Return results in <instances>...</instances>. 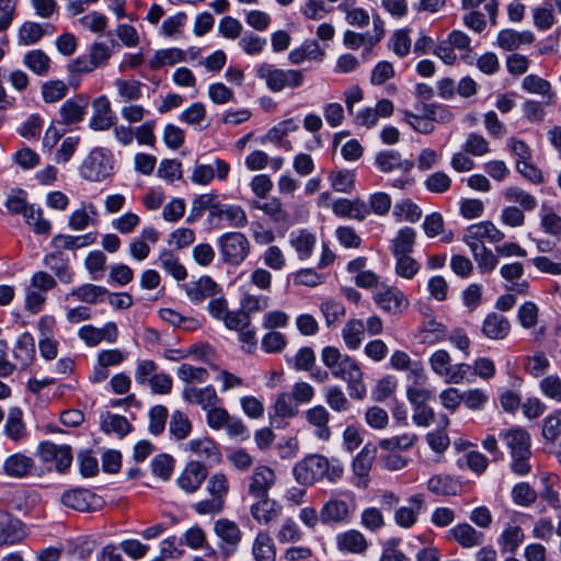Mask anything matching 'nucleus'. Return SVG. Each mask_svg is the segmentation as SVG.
Returning <instances> with one entry per match:
<instances>
[{"label":"nucleus","instance_id":"obj_37","mask_svg":"<svg viewBox=\"0 0 561 561\" xmlns=\"http://www.w3.org/2000/svg\"><path fill=\"white\" fill-rule=\"evenodd\" d=\"M466 233H468L470 238L482 242L486 239L489 242L497 243L505 238V234L497 229L492 221L473 224L467 228Z\"/></svg>","mask_w":561,"mask_h":561},{"label":"nucleus","instance_id":"obj_42","mask_svg":"<svg viewBox=\"0 0 561 561\" xmlns=\"http://www.w3.org/2000/svg\"><path fill=\"white\" fill-rule=\"evenodd\" d=\"M23 65L35 75L45 77L50 70L51 60L44 50L33 49L24 55Z\"/></svg>","mask_w":561,"mask_h":561},{"label":"nucleus","instance_id":"obj_11","mask_svg":"<svg viewBox=\"0 0 561 561\" xmlns=\"http://www.w3.org/2000/svg\"><path fill=\"white\" fill-rule=\"evenodd\" d=\"M38 455L44 462L55 461L59 472H65L72 463L71 448L68 445L44 442L38 446Z\"/></svg>","mask_w":561,"mask_h":561},{"label":"nucleus","instance_id":"obj_15","mask_svg":"<svg viewBox=\"0 0 561 561\" xmlns=\"http://www.w3.org/2000/svg\"><path fill=\"white\" fill-rule=\"evenodd\" d=\"M305 417L307 423L313 427V435L323 442L330 439L332 432L329 426L330 421V412L329 410L321 405L317 404L305 412Z\"/></svg>","mask_w":561,"mask_h":561},{"label":"nucleus","instance_id":"obj_26","mask_svg":"<svg viewBox=\"0 0 561 561\" xmlns=\"http://www.w3.org/2000/svg\"><path fill=\"white\" fill-rule=\"evenodd\" d=\"M525 540L523 528L516 524H508L497 538L502 553L514 554Z\"/></svg>","mask_w":561,"mask_h":561},{"label":"nucleus","instance_id":"obj_64","mask_svg":"<svg viewBox=\"0 0 561 561\" xmlns=\"http://www.w3.org/2000/svg\"><path fill=\"white\" fill-rule=\"evenodd\" d=\"M561 434V410H556L543 419L542 437L550 443H554Z\"/></svg>","mask_w":561,"mask_h":561},{"label":"nucleus","instance_id":"obj_21","mask_svg":"<svg viewBox=\"0 0 561 561\" xmlns=\"http://www.w3.org/2000/svg\"><path fill=\"white\" fill-rule=\"evenodd\" d=\"M511 331L508 319L497 312L489 313L482 321L481 332L490 340H503Z\"/></svg>","mask_w":561,"mask_h":561},{"label":"nucleus","instance_id":"obj_23","mask_svg":"<svg viewBox=\"0 0 561 561\" xmlns=\"http://www.w3.org/2000/svg\"><path fill=\"white\" fill-rule=\"evenodd\" d=\"M211 219L226 220L230 227L243 228L248 225V216L239 205L221 204L215 208Z\"/></svg>","mask_w":561,"mask_h":561},{"label":"nucleus","instance_id":"obj_57","mask_svg":"<svg viewBox=\"0 0 561 561\" xmlns=\"http://www.w3.org/2000/svg\"><path fill=\"white\" fill-rule=\"evenodd\" d=\"M540 226L543 231L551 236L561 234V216L553 211L552 208L546 204L541 205L540 208Z\"/></svg>","mask_w":561,"mask_h":561},{"label":"nucleus","instance_id":"obj_47","mask_svg":"<svg viewBox=\"0 0 561 561\" xmlns=\"http://www.w3.org/2000/svg\"><path fill=\"white\" fill-rule=\"evenodd\" d=\"M259 500V502L251 506V514L259 523L268 524L278 515L279 508L277 504L268 500L267 496Z\"/></svg>","mask_w":561,"mask_h":561},{"label":"nucleus","instance_id":"obj_62","mask_svg":"<svg viewBox=\"0 0 561 561\" xmlns=\"http://www.w3.org/2000/svg\"><path fill=\"white\" fill-rule=\"evenodd\" d=\"M421 334L423 342L434 344L446 337L447 329L435 319H430L423 323Z\"/></svg>","mask_w":561,"mask_h":561},{"label":"nucleus","instance_id":"obj_22","mask_svg":"<svg viewBox=\"0 0 561 561\" xmlns=\"http://www.w3.org/2000/svg\"><path fill=\"white\" fill-rule=\"evenodd\" d=\"M34 466V460L31 457L18 453L4 459L2 470L8 477L22 479L32 472Z\"/></svg>","mask_w":561,"mask_h":561},{"label":"nucleus","instance_id":"obj_16","mask_svg":"<svg viewBox=\"0 0 561 561\" xmlns=\"http://www.w3.org/2000/svg\"><path fill=\"white\" fill-rule=\"evenodd\" d=\"M115 114L111 108L110 101L102 95L93 102V115L89 122L90 128L98 131L110 129L115 124Z\"/></svg>","mask_w":561,"mask_h":561},{"label":"nucleus","instance_id":"obj_60","mask_svg":"<svg viewBox=\"0 0 561 561\" xmlns=\"http://www.w3.org/2000/svg\"><path fill=\"white\" fill-rule=\"evenodd\" d=\"M160 318L175 328H181L184 330H194L198 327V322L196 319L191 317H184L178 311L163 308L159 311Z\"/></svg>","mask_w":561,"mask_h":561},{"label":"nucleus","instance_id":"obj_6","mask_svg":"<svg viewBox=\"0 0 561 561\" xmlns=\"http://www.w3.org/2000/svg\"><path fill=\"white\" fill-rule=\"evenodd\" d=\"M256 76L264 80L268 89L273 92H280L285 88H299L305 81V76L301 70H284L268 64L260 65L256 69Z\"/></svg>","mask_w":561,"mask_h":561},{"label":"nucleus","instance_id":"obj_56","mask_svg":"<svg viewBox=\"0 0 561 561\" xmlns=\"http://www.w3.org/2000/svg\"><path fill=\"white\" fill-rule=\"evenodd\" d=\"M324 400L334 412H346L351 403L344 391L337 386H330L324 389Z\"/></svg>","mask_w":561,"mask_h":561},{"label":"nucleus","instance_id":"obj_51","mask_svg":"<svg viewBox=\"0 0 561 561\" xmlns=\"http://www.w3.org/2000/svg\"><path fill=\"white\" fill-rule=\"evenodd\" d=\"M503 196L507 202L518 204L526 211H531L537 206L536 197L517 186L506 187Z\"/></svg>","mask_w":561,"mask_h":561},{"label":"nucleus","instance_id":"obj_2","mask_svg":"<svg viewBox=\"0 0 561 561\" xmlns=\"http://www.w3.org/2000/svg\"><path fill=\"white\" fill-rule=\"evenodd\" d=\"M293 474L295 480L304 486L312 485L323 479L336 483L342 479L344 468L337 460L330 461L322 455L313 454L298 461L293 468Z\"/></svg>","mask_w":561,"mask_h":561},{"label":"nucleus","instance_id":"obj_61","mask_svg":"<svg viewBox=\"0 0 561 561\" xmlns=\"http://www.w3.org/2000/svg\"><path fill=\"white\" fill-rule=\"evenodd\" d=\"M524 368L529 375L538 378L550 368V360L543 352H537L525 357Z\"/></svg>","mask_w":561,"mask_h":561},{"label":"nucleus","instance_id":"obj_46","mask_svg":"<svg viewBox=\"0 0 561 561\" xmlns=\"http://www.w3.org/2000/svg\"><path fill=\"white\" fill-rule=\"evenodd\" d=\"M272 410L274 417L291 419L298 414V404L289 392H282L276 397Z\"/></svg>","mask_w":561,"mask_h":561},{"label":"nucleus","instance_id":"obj_49","mask_svg":"<svg viewBox=\"0 0 561 561\" xmlns=\"http://www.w3.org/2000/svg\"><path fill=\"white\" fill-rule=\"evenodd\" d=\"M159 265L176 280H183L187 273L179 257L170 250H162L158 257Z\"/></svg>","mask_w":561,"mask_h":561},{"label":"nucleus","instance_id":"obj_24","mask_svg":"<svg viewBox=\"0 0 561 561\" xmlns=\"http://www.w3.org/2000/svg\"><path fill=\"white\" fill-rule=\"evenodd\" d=\"M289 243L296 251L299 260H307L313 253L317 237L307 229H298L289 233Z\"/></svg>","mask_w":561,"mask_h":561},{"label":"nucleus","instance_id":"obj_55","mask_svg":"<svg viewBox=\"0 0 561 561\" xmlns=\"http://www.w3.org/2000/svg\"><path fill=\"white\" fill-rule=\"evenodd\" d=\"M169 432L178 440L186 438L192 432V423L187 415L181 411H174L169 423Z\"/></svg>","mask_w":561,"mask_h":561},{"label":"nucleus","instance_id":"obj_50","mask_svg":"<svg viewBox=\"0 0 561 561\" xmlns=\"http://www.w3.org/2000/svg\"><path fill=\"white\" fill-rule=\"evenodd\" d=\"M47 27H49V24L24 22L19 30V43L25 46L36 44L45 35Z\"/></svg>","mask_w":561,"mask_h":561},{"label":"nucleus","instance_id":"obj_25","mask_svg":"<svg viewBox=\"0 0 561 561\" xmlns=\"http://www.w3.org/2000/svg\"><path fill=\"white\" fill-rule=\"evenodd\" d=\"M3 434L14 443H19L26 437V425L23 421V412L20 408L13 407L9 409L3 426Z\"/></svg>","mask_w":561,"mask_h":561},{"label":"nucleus","instance_id":"obj_59","mask_svg":"<svg viewBox=\"0 0 561 561\" xmlns=\"http://www.w3.org/2000/svg\"><path fill=\"white\" fill-rule=\"evenodd\" d=\"M23 217L25 222L33 228L35 233L48 234L50 232L51 224L48 219L43 217V210L41 208H35L31 205Z\"/></svg>","mask_w":561,"mask_h":561},{"label":"nucleus","instance_id":"obj_5","mask_svg":"<svg viewBox=\"0 0 561 561\" xmlns=\"http://www.w3.org/2000/svg\"><path fill=\"white\" fill-rule=\"evenodd\" d=\"M356 510L355 497L351 492L332 495L320 510V520L323 524L348 523Z\"/></svg>","mask_w":561,"mask_h":561},{"label":"nucleus","instance_id":"obj_18","mask_svg":"<svg viewBox=\"0 0 561 561\" xmlns=\"http://www.w3.org/2000/svg\"><path fill=\"white\" fill-rule=\"evenodd\" d=\"M13 358L21 369L28 368L35 358V340L28 332L22 333L12 348Z\"/></svg>","mask_w":561,"mask_h":561},{"label":"nucleus","instance_id":"obj_29","mask_svg":"<svg viewBox=\"0 0 561 561\" xmlns=\"http://www.w3.org/2000/svg\"><path fill=\"white\" fill-rule=\"evenodd\" d=\"M377 168L385 173L399 169L403 172H409L414 163L410 160H403L401 154L396 150H383L376 156Z\"/></svg>","mask_w":561,"mask_h":561},{"label":"nucleus","instance_id":"obj_12","mask_svg":"<svg viewBox=\"0 0 561 561\" xmlns=\"http://www.w3.org/2000/svg\"><path fill=\"white\" fill-rule=\"evenodd\" d=\"M276 476L272 468L260 465L255 467L249 477L248 492L256 499L266 497L271 488L275 484Z\"/></svg>","mask_w":561,"mask_h":561},{"label":"nucleus","instance_id":"obj_9","mask_svg":"<svg viewBox=\"0 0 561 561\" xmlns=\"http://www.w3.org/2000/svg\"><path fill=\"white\" fill-rule=\"evenodd\" d=\"M374 301L380 309L392 314L402 313L409 307V299L397 287L381 286L374 294Z\"/></svg>","mask_w":561,"mask_h":561},{"label":"nucleus","instance_id":"obj_33","mask_svg":"<svg viewBox=\"0 0 561 561\" xmlns=\"http://www.w3.org/2000/svg\"><path fill=\"white\" fill-rule=\"evenodd\" d=\"M44 264L53 271L59 282L70 284L73 280V274L69 268L68 259L62 252H51L44 257Z\"/></svg>","mask_w":561,"mask_h":561},{"label":"nucleus","instance_id":"obj_43","mask_svg":"<svg viewBox=\"0 0 561 561\" xmlns=\"http://www.w3.org/2000/svg\"><path fill=\"white\" fill-rule=\"evenodd\" d=\"M87 106L88 101L84 98L79 96L67 100L60 107L62 122L66 124L81 122L84 117Z\"/></svg>","mask_w":561,"mask_h":561},{"label":"nucleus","instance_id":"obj_28","mask_svg":"<svg viewBox=\"0 0 561 561\" xmlns=\"http://www.w3.org/2000/svg\"><path fill=\"white\" fill-rule=\"evenodd\" d=\"M427 490L439 496H456L461 491V483L449 474H436L427 481Z\"/></svg>","mask_w":561,"mask_h":561},{"label":"nucleus","instance_id":"obj_41","mask_svg":"<svg viewBox=\"0 0 561 561\" xmlns=\"http://www.w3.org/2000/svg\"><path fill=\"white\" fill-rule=\"evenodd\" d=\"M255 561H275L276 549L273 539L265 531H260L252 546Z\"/></svg>","mask_w":561,"mask_h":561},{"label":"nucleus","instance_id":"obj_40","mask_svg":"<svg viewBox=\"0 0 561 561\" xmlns=\"http://www.w3.org/2000/svg\"><path fill=\"white\" fill-rule=\"evenodd\" d=\"M219 290L217 283L210 277H201L187 286L186 293L191 301L198 304L208 297H214Z\"/></svg>","mask_w":561,"mask_h":561},{"label":"nucleus","instance_id":"obj_3","mask_svg":"<svg viewBox=\"0 0 561 561\" xmlns=\"http://www.w3.org/2000/svg\"><path fill=\"white\" fill-rule=\"evenodd\" d=\"M500 438L510 451V468L513 473L524 477L531 472V438L529 433L522 427L504 430Z\"/></svg>","mask_w":561,"mask_h":561},{"label":"nucleus","instance_id":"obj_39","mask_svg":"<svg viewBox=\"0 0 561 561\" xmlns=\"http://www.w3.org/2000/svg\"><path fill=\"white\" fill-rule=\"evenodd\" d=\"M186 61V53L180 48L172 47L157 50L148 65L151 70H158L164 66H173Z\"/></svg>","mask_w":561,"mask_h":561},{"label":"nucleus","instance_id":"obj_53","mask_svg":"<svg viewBox=\"0 0 561 561\" xmlns=\"http://www.w3.org/2000/svg\"><path fill=\"white\" fill-rule=\"evenodd\" d=\"M417 440V436L413 433H404L402 435L393 436L390 438H383L379 440V447L385 451L408 450L414 446Z\"/></svg>","mask_w":561,"mask_h":561},{"label":"nucleus","instance_id":"obj_20","mask_svg":"<svg viewBox=\"0 0 561 561\" xmlns=\"http://www.w3.org/2000/svg\"><path fill=\"white\" fill-rule=\"evenodd\" d=\"M182 396L186 402L197 404L205 411L220 402V399L213 386L204 388L186 386L183 389Z\"/></svg>","mask_w":561,"mask_h":561},{"label":"nucleus","instance_id":"obj_45","mask_svg":"<svg viewBox=\"0 0 561 561\" xmlns=\"http://www.w3.org/2000/svg\"><path fill=\"white\" fill-rule=\"evenodd\" d=\"M416 232L410 227L400 229L391 241L393 256L410 254L415 244Z\"/></svg>","mask_w":561,"mask_h":561},{"label":"nucleus","instance_id":"obj_13","mask_svg":"<svg viewBox=\"0 0 561 561\" xmlns=\"http://www.w3.org/2000/svg\"><path fill=\"white\" fill-rule=\"evenodd\" d=\"M376 457V448L366 445L356 455L352 463L354 473L353 484L357 488H366L368 485L369 472Z\"/></svg>","mask_w":561,"mask_h":561},{"label":"nucleus","instance_id":"obj_8","mask_svg":"<svg viewBox=\"0 0 561 561\" xmlns=\"http://www.w3.org/2000/svg\"><path fill=\"white\" fill-rule=\"evenodd\" d=\"M215 534L220 538L219 549L222 556H232L241 541L242 533L239 526L227 518L218 519L214 525Z\"/></svg>","mask_w":561,"mask_h":561},{"label":"nucleus","instance_id":"obj_14","mask_svg":"<svg viewBox=\"0 0 561 561\" xmlns=\"http://www.w3.org/2000/svg\"><path fill=\"white\" fill-rule=\"evenodd\" d=\"M207 473V468L202 462L190 461L179 476L178 485L187 493H194L201 488Z\"/></svg>","mask_w":561,"mask_h":561},{"label":"nucleus","instance_id":"obj_52","mask_svg":"<svg viewBox=\"0 0 561 561\" xmlns=\"http://www.w3.org/2000/svg\"><path fill=\"white\" fill-rule=\"evenodd\" d=\"M382 38V32L368 36L366 34L355 33L353 31H345L343 35V43L350 49H358L360 46H366V50L370 51L373 47Z\"/></svg>","mask_w":561,"mask_h":561},{"label":"nucleus","instance_id":"obj_63","mask_svg":"<svg viewBox=\"0 0 561 561\" xmlns=\"http://www.w3.org/2000/svg\"><path fill=\"white\" fill-rule=\"evenodd\" d=\"M393 215L400 221L416 222L422 216V210L411 199H404L394 205Z\"/></svg>","mask_w":561,"mask_h":561},{"label":"nucleus","instance_id":"obj_34","mask_svg":"<svg viewBox=\"0 0 561 561\" xmlns=\"http://www.w3.org/2000/svg\"><path fill=\"white\" fill-rule=\"evenodd\" d=\"M535 39L530 31L518 32L515 30H503L497 35V44L504 50H514L522 45L531 44Z\"/></svg>","mask_w":561,"mask_h":561},{"label":"nucleus","instance_id":"obj_4","mask_svg":"<svg viewBox=\"0 0 561 561\" xmlns=\"http://www.w3.org/2000/svg\"><path fill=\"white\" fill-rule=\"evenodd\" d=\"M217 247L224 264L241 265L250 254L251 244L248 237L238 231L222 233L217 239Z\"/></svg>","mask_w":561,"mask_h":561},{"label":"nucleus","instance_id":"obj_54","mask_svg":"<svg viewBox=\"0 0 561 561\" xmlns=\"http://www.w3.org/2000/svg\"><path fill=\"white\" fill-rule=\"evenodd\" d=\"M251 206L255 209L264 211L276 222L285 221L288 217L287 211L282 206L280 199L276 197L265 202L252 201Z\"/></svg>","mask_w":561,"mask_h":561},{"label":"nucleus","instance_id":"obj_19","mask_svg":"<svg viewBox=\"0 0 561 561\" xmlns=\"http://www.w3.org/2000/svg\"><path fill=\"white\" fill-rule=\"evenodd\" d=\"M448 536L465 549L479 547L484 542V534L467 523H461L450 528Z\"/></svg>","mask_w":561,"mask_h":561},{"label":"nucleus","instance_id":"obj_27","mask_svg":"<svg viewBox=\"0 0 561 561\" xmlns=\"http://www.w3.org/2000/svg\"><path fill=\"white\" fill-rule=\"evenodd\" d=\"M99 211L94 204H82V207L73 210L68 218V227L75 231H81L90 225L98 222Z\"/></svg>","mask_w":561,"mask_h":561},{"label":"nucleus","instance_id":"obj_36","mask_svg":"<svg viewBox=\"0 0 561 561\" xmlns=\"http://www.w3.org/2000/svg\"><path fill=\"white\" fill-rule=\"evenodd\" d=\"M185 448L203 460L217 462L220 459L217 445L207 437L192 439L186 444Z\"/></svg>","mask_w":561,"mask_h":561},{"label":"nucleus","instance_id":"obj_35","mask_svg":"<svg viewBox=\"0 0 561 561\" xmlns=\"http://www.w3.org/2000/svg\"><path fill=\"white\" fill-rule=\"evenodd\" d=\"M95 242V234L87 233L82 236L56 234L51 239V245L55 252H62V250H75L88 247Z\"/></svg>","mask_w":561,"mask_h":561},{"label":"nucleus","instance_id":"obj_17","mask_svg":"<svg viewBox=\"0 0 561 561\" xmlns=\"http://www.w3.org/2000/svg\"><path fill=\"white\" fill-rule=\"evenodd\" d=\"M425 501L422 494H414L408 500V504L400 506L394 512V522L403 528H411L416 522L421 512L424 510Z\"/></svg>","mask_w":561,"mask_h":561},{"label":"nucleus","instance_id":"obj_48","mask_svg":"<svg viewBox=\"0 0 561 561\" xmlns=\"http://www.w3.org/2000/svg\"><path fill=\"white\" fill-rule=\"evenodd\" d=\"M101 428L107 434L114 433L123 437L130 432L131 426L125 416L106 412L102 415Z\"/></svg>","mask_w":561,"mask_h":561},{"label":"nucleus","instance_id":"obj_44","mask_svg":"<svg viewBox=\"0 0 561 561\" xmlns=\"http://www.w3.org/2000/svg\"><path fill=\"white\" fill-rule=\"evenodd\" d=\"M342 339L346 347L351 351L357 350L365 334V325L362 320L352 319L348 320L342 329Z\"/></svg>","mask_w":561,"mask_h":561},{"label":"nucleus","instance_id":"obj_1","mask_svg":"<svg viewBox=\"0 0 561 561\" xmlns=\"http://www.w3.org/2000/svg\"><path fill=\"white\" fill-rule=\"evenodd\" d=\"M321 359L333 377L346 382L352 399L362 400L366 396L367 389L363 380V371L356 359L347 354H342L334 346L324 347Z\"/></svg>","mask_w":561,"mask_h":561},{"label":"nucleus","instance_id":"obj_10","mask_svg":"<svg viewBox=\"0 0 561 561\" xmlns=\"http://www.w3.org/2000/svg\"><path fill=\"white\" fill-rule=\"evenodd\" d=\"M61 503L79 512L95 511L101 506V497L87 489H73L66 491L60 499Z\"/></svg>","mask_w":561,"mask_h":561},{"label":"nucleus","instance_id":"obj_31","mask_svg":"<svg viewBox=\"0 0 561 561\" xmlns=\"http://www.w3.org/2000/svg\"><path fill=\"white\" fill-rule=\"evenodd\" d=\"M522 85L528 93L541 95L545 99V105L551 106L554 104L556 93L552 91L549 81L536 75H528L523 79Z\"/></svg>","mask_w":561,"mask_h":561},{"label":"nucleus","instance_id":"obj_30","mask_svg":"<svg viewBox=\"0 0 561 561\" xmlns=\"http://www.w3.org/2000/svg\"><path fill=\"white\" fill-rule=\"evenodd\" d=\"M24 536L19 519H13L9 515L0 513V546L20 542Z\"/></svg>","mask_w":561,"mask_h":561},{"label":"nucleus","instance_id":"obj_32","mask_svg":"<svg viewBox=\"0 0 561 561\" xmlns=\"http://www.w3.org/2000/svg\"><path fill=\"white\" fill-rule=\"evenodd\" d=\"M107 294V289L102 286L93 284H83L70 290L65 300L75 299L89 305H95L102 300L103 296Z\"/></svg>","mask_w":561,"mask_h":561},{"label":"nucleus","instance_id":"obj_7","mask_svg":"<svg viewBox=\"0 0 561 561\" xmlns=\"http://www.w3.org/2000/svg\"><path fill=\"white\" fill-rule=\"evenodd\" d=\"M110 158L101 149H93L80 165V175L90 182H100L112 174Z\"/></svg>","mask_w":561,"mask_h":561},{"label":"nucleus","instance_id":"obj_58","mask_svg":"<svg viewBox=\"0 0 561 561\" xmlns=\"http://www.w3.org/2000/svg\"><path fill=\"white\" fill-rule=\"evenodd\" d=\"M175 467V460L168 454H160L152 458L151 470L153 476L160 478L163 481H168Z\"/></svg>","mask_w":561,"mask_h":561},{"label":"nucleus","instance_id":"obj_38","mask_svg":"<svg viewBox=\"0 0 561 561\" xmlns=\"http://www.w3.org/2000/svg\"><path fill=\"white\" fill-rule=\"evenodd\" d=\"M336 545L341 551L350 553H363L368 547L363 534L354 529L337 535Z\"/></svg>","mask_w":561,"mask_h":561}]
</instances>
